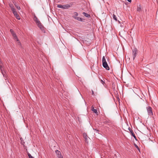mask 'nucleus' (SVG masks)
<instances>
[{
  "label": "nucleus",
  "mask_w": 158,
  "mask_h": 158,
  "mask_svg": "<svg viewBox=\"0 0 158 158\" xmlns=\"http://www.w3.org/2000/svg\"><path fill=\"white\" fill-rule=\"evenodd\" d=\"M10 32L11 33L14 39L15 40H16L17 41V44L20 46L21 45V43L19 40L17 38V36H16L15 32L13 31V30L11 29L10 30Z\"/></svg>",
  "instance_id": "obj_1"
},
{
  "label": "nucleus",
  "mask_w": 158,
  "mask_h": 158,
  "mask_svg": "<svg viewBox=\"0 0 158 158\" xmlns=\"http://www.w3.org/2000/svg\"><path fill=\"white\" fill-rule=\"evenodd\" d=\"M71 4L72 5V4ZM71 6L72 5H70L69 4H66L63 5L59 4L57 5V7L63 9H68L70 8Z\"/></svg>",
  "instance_id": "obj_2"
},
{
  "label": "nucleus",
  "mask_w": 158,
  "mask_h": 158,
  "mask_svg": "<svg viewBox=\"0 0 158 158\" xmlns=\"http://www.w3.org/2000/svg\"><path fill=\"white\" fill-rule=\"evenodd\" d=\"M147 110L148 114L149 115L152 116L153 115V114L152 110V108L150 106H149L147 107Z\"/></svg>",
  "instance_id": "obj_3"
},
{
  "label": "nucleus",
  "mask_w": 158,
  "mask_h": 158,
  "mask_svg": "<svg viewBox=\"0 0 158 158\" xmlns=\"http://www.w3.org/2000/svg\"><path fill=\"white\" fill-rule=\"evenodd\" d=\"M137 52V50L136 48H134L132 50V56L134 60L136 56Z\"/></svg>",
  "instance_id": "obj_4"
},
{
  "label": "nucleus",
  "mask_w": 158,
  "mask_h": 158,
  "mask_svg": "<svg viewBox=\"0 0 158 158\" xmlns=\"http://www.w3.org/2000/svg\"><path fill=\"white\" fill-rule=\"evenodd\" d=\"M38 26L40 28V29L42 31H44V28L43 26L42 25V24L40 22L39 23H37V24Z\"/></svg>",
  "instance_id": "obj_5"
},
{
  "label": "nucleus",
  "mask_w": 158,
  "mask_h": 158,
  "mask_svg": "<svg viewBox=\"0 0 158 158\" xmlns=\"http://www.w3.org/2000/svg\"><path fill=\"white\" fill-rule=\"evenodd\" d=\"M14 14L15 16L16 17V18L18 19L19 20L20 19V18L19 15L17 14V11L15 10L14 11L12 12Z\"/></svg>",
  "instance_id": "obj_6"
},
{
  "label": "nucleus",
  "mask_w": 158,
  "mask_h": 158,
  "mask_svg": "<svg viewBox=\"0 0 158 158\" xmlns=\"http://www.w3.org/2000/svg\"><path fill=\"white\" fill-rule=\"evenodd\" d=\"M102 65H104V64H107V63L106 61V58L104 56H103L102 57Z\"/></svg>",
  "instance_id": "obj_7"
},
{
  "label": "nucleus",
  "mask_w": 158,
  "mask_h": 158,
  "mask_svg": "<svg viewBox=\"0 0 158 158\" xmlns=\"http://www.w3.org/2000/svg\"><path fill=\"white\" fill-rule=\"evenodd\" d=\"M102 65H104V64H107V63L106 61V58L104 56H103L102 57Z\"/></svg>",
  "instance_id": "obj_8"
},
{
  "label": "nucleus",
  "mask_w": 158,
  "mask_h": 158,
  "mask_svg": "<svg viewBox=\"0 0 158 158\" xmlns=\"http://www.w3.org/2000/svg\"><path fill=\"white\" fill-rule=\"evenodd\" d=\"M83 136L84 139H85V141L88 143V137L87 134L86 133H84L83 134Z\"/></svg>",
  "instance_id": "obj_9"
},
{
  "label": "nucleus",
  "mask_w": 158,
  "mask_h": 158,
  "mask_svg": "<svg viewBox=\"0 0 158 158\" xmlns=\"http://www.w3.org/2000/svg\"><path fill=\"white\" fill-rule=\"evenodd\" d=\"M56 153L57 155V157L58 158H60V156H62L61 155V153L60 151H59L58 150H56Z\"/></svg>",
  "instance_id": "obj_10"
},
{
  "label": "nucleus",
  "mask_w": 158,
  "mask_h": 158,
  "mask_svg": "<svg viewBox=\"0 0 158 158\" xmlns=\"http://www.w3.org/2000/svg\"><path fill=\"white\" fill-rule=\"evenodd\" d=\"M91 110L94 113H95L97 115L98 114V112L97 110L94 109L93 106H92L91 107Z\"/></svg>",
  "instance_id": "obj_11"
},
{
  "label": "nucleus",
  "mask_w": 158,
  "mask_h": 158,
  "mask_svg": "<svg viewBox=\"0 0 158 158\" xmlns=\"http://www.w3.org/2000/svg\"><path fill=\"white\" fill-rule=\"evenodd\" d=\"M34 20L35 22L36 23V24L38 23H39L40 22V21L38 19L35 15L34 17Z\"/></svg>",
  "instance_id": "obj_12"
},
{
  "label": "nucleus",
  "mask_w": 158,
  "mask_h": 158,
  "mask_svg": "<svg viewBox=\"0 0 158 158\" xmlns=\"http://www.w3.org/2000/svg\"><path fill=\"white\" fill-rule=\"evenodd\" d=\"M103 67L105 68L106 70H110V67L108 66V64H104L102 65Z\"/></svg>",
  "instance_id": "obj_13"
},
{
  "label": "nucleus",
  "mask_w": 158,
  "mask_h": 158,
  "mask_svg": "<svg viewBox=\"0 0 158 158\" xmlns=\"http://www.w3.org/2000/svg\"><path fill=\"white\" fill-rule=\"evenodd\" d=\"M9 6L12 12L16 10L14 8V7L12 4H10Z\"/></svg>",
  "instance_id": "obj_14"
},
{
  "label": "nucleus",
  "mask_w": 158,
  "mask_h": 158,
  "mask_svg": "<svg viewBox=\"0 0 158 158\" xmlns=\"http://www.w3.org/2000/svg\"><path fill=\"white\" fill-rule=\"evenodd\" d=\"M73 17L76 19H77L78 21H82L81 18L79 17L75 16H73Z\"/></svg>",
  "instance_id": "obj_15"
},
{
  "label": "nucleus",
  "mask_w": 158,
  "mask_h": 158,
  "mask_svg": "<svg viewBox=\"0 0 158 158\" xmlns=\"http://www.w3.org/2000/svg\"><path fill=\"white\" fill-rule=\"evenodd\" d=\"M130 132H131V133L132 135L134 137V138L135 139H136V137L135 134L134 133L133 131L132 130H131V131H130Z\"/></svg>",
  "instance_id": "obj_16"
},
{
  "label": "nucleus",
  "mask_w": 158,
  "mask_h": 158,
  "mask_svg": "<svg viewBox=\"0 0 158 158\" xmlns=\"http://www.w3.org/2000/svg\"><path fill=\"white\" fill-rule=\"evenodd\" d=\"M83 15L86 17H89L90 16V15L87 13H86L85 12L83 13Z\"/></svg>",
  "instance_id": "obj_17"
},
{
  "label": "nucleus",
  "mask_w": 158,
  "mask_h": 158,
  "mask_svg": "<svg viewBox=\"0 0 158 158\" xmlns=\"http://www.w3.org/2000/svg\"><path fill=\"white\" fill-rule=\"evenodd\" d=\"M137 11L139 12H140L141 11V7L140 5L137 7Z\"/></svg>",
  "instance_id": "obj_18"
},
{
  "label": "nucleus",
  "mask_w": 158,
  "mask_h": 158,
  "mask_svg": "<svg viewBox=\"0 0 158 158\" xmlns=\"http://www.w3.org/2000/svg\"><path fill=\"white\" fill-rule=\"evenodd\" d=\"M14 5L15 7H16V8L18 10H20L21 8L19 6H18L16 3H15L14 4Z\"/></svg>",
  "instance_id": "obj_19"
},
{
  "label": "nucleus",
  "mask_w": 158,
  "mask_h": 158,
  "mask_svg": "<svg viewBox=\"0 0 158 158\" xmlns=\"http://www.w3.org/2000/svg\"><path fill=\"white\" fill-rule=\"evenodd\" d=\"M27 155L29 158H34L29 153H27Z\"/></svg>",
  "instance_id": "obj_20"
},
{
  "label": "nucleus",
  "mask_w": 158,
  "mask_h": 158,
  "mask_svg": "<svg viewBox=\"0 0 158 158\" xmlns=\"http://www.w3.org/2000/svg\"><path fill=\"white\" fill-rule=\"evenodd\" d=\"M113 18L115 20V21H117V18L116 16L114 15V14H113Z\"/></svg>",
  "instance_id": "obj_21"
},
{
  "label": "nucleus",
  "mask_w": 158,
  "mask_h": 158,
  "mask_svg": "<svg viewBox=\"0 0 158 158\" xmlns=\"http://www.w3.org/2000/svg\"><path fill=\"white\" fill-rule=\"evenodd\" d=\"M73 14L74 15V16H78V13L77 12H74Z\"/></svg>",
  "instance_id": "obj_22"
},
{
  "label": "nucleus",
  "mask_w": 158,
  "mask_h": 158,
  "mask_svg": "<svg viewBox=\"0 0 158 158\" xmlns=\"http://www.w3.org/2000/svg\"><path fill=\"white\" fill-rule=\"evenodd\" d=\"M2 66L1 65H0V69H1V70L2 71V73L3 75V76L4 77V75L3 74V73L2 72Z\"/></svg>",
  "instance_id": "obj_23"
},
{
  "label": "nucleus",
  "mask_w": 158,
  "mask_h": 158,
  "mask_svg": "<svg viewBox=\"0 0 158 158\" xmlns=\"http://www.w3.org/2000/svg\"><path fill=\"white\" fill-rule=\"evenodd\" d=\"M101 82L102 83V84L104 85V84H105V82L104 81L102 80H101Z\"/></svg>",
  "instance_id": "obj_24"
},
{
  "label": "nucleus",
  "mask_w": 158,
  "mask_h": 158,
  "mask_svg": "<svg viewBox=\"0 0 158 158\" xmlns=\"http://www.w3.org/2000/svg\"><path fill=\"white\" fill-rule=\"evenodd\" d=\"M93 129L94 131H96L97 132L98 131V129Z\"/></svg>",
  "instance_id": "obj_25"
},
{
  "label": "nucleus",
  "mask_w": 158,
  "mask_h": 158,
  "mask_svg": "<svg viewBox=\"0 0 158 158\" xmlns=\"http://www.w3.org/2000/svg\"><path fill=\"white\" fill-rule=\"evenodd\" d=\"M127 0V1H128V2H131V0Z\"/></svg>",
  "instance_id": "obj_26"
},
{
  "label": "nucleus",
  "mask_w": 158,
  "mask_h": 158,
  "mask_svg": "<svg viewBox=\"0 0 158 158\" xmlns=\"http://www.w3.org/2000/svg\"><path fill=\"white\" fill-rule=\"evenodd\" d=\"M92 94L93 95L94 94V91L93 90H92Z\"/></svg>",
  "instance_id": "obj_27"
},
{
  "label": "nucleus",
  "mask_w": 158,
  "mask_h": 158,
  "mask_svg": "<svg viewBox=\"0 0 158 158\" xmlns=\"http://www.w3.org/2000/svg\"><path fill=\"white\" fill-rule=\"evenodd\" d=\"M60 158H63V156H60Z\"/></svg>",
  "instance_id": "obj_28"
},
{
  "label": "nucleus",
  "mask_w": 158,
  "mask_h": 158,
  "mask_svg": "<svg viewBox=\"0 0 158 158\" xmlns=\"http://www.w3.org/2000/svg\"><path fill=\"white\" fill-rule=\"evenodd\" d=\"M136 147L138 148V146H136Z\"/></svg>",
  "instance_id": "obj_29"
}]
</instances>
